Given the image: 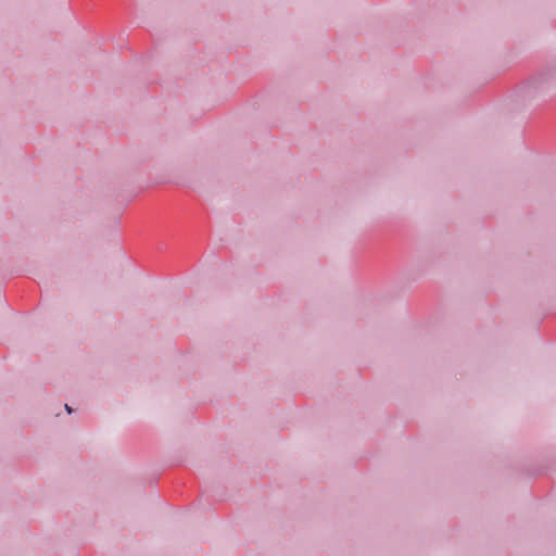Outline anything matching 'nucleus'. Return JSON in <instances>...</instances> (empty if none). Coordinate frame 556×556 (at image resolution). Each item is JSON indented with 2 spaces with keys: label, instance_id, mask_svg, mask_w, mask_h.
Returning <instances> with one entry per match:
<instances>
[{
  "label": "nucleus",
  "instance_id": "obj_1",
  "mask_svg": "<svg viewBox=\"0 0 556 556\" xmlns=\"http://www.w3.org/2000/svg\"><path fill=\"white\" fill-rule=\"evenodd\" d=\"M65 409L68 414H71L73 412V408L67 404H65Z\"/></svg>",
  "mask_w": 556,
  "mask_h": 556
}]
</instances>
